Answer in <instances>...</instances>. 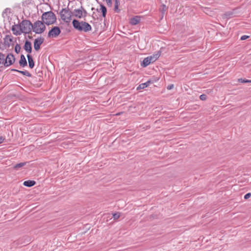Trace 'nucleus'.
Instances as JSON below:
<instances>
[{
  "label": "nucleus",
  "mask_w": 251,
  "mask_h": 251,
  "mask_svg": "<svg viewBox=\"0 0 251 251\" xmlns=\"http://www.w3.org/2000/svg\"><path fill=\"white\" fill-rule=\"evenodd\" d=\"M106 3L108 6H111L112 5V0H106Z\"/></svg>",
  "instance_id": "nucleus-31"
},
{
  "label": "nucleus",
  "mask_w": 251,
  "mask_h": 251,
  "mask_svg": "<svg viewBox=\"0 0 251 251\" xmlns=\"http://www.w3.org/2000/svg\"><path fill=\"white\" fill-rule=\"evenodd\" d=\"M11 30L13 31V33L15 35H20L21 33V30L19 26V24L14 25L12 26Z\"/></svg>",
  "instance_id": "nucleus-11"
},
{
  "label": "nucleus",
  "mask_w": 251,
  "mask_h": 251,
  "mask_svg": "<svg viewBox=\"0 0 251 251\" xmlns=\"http://www.w3.org/2000/svg\"><path fill=\"white\" fill-rule=\"evenodd\" d=\"M61 33V30L58 26H54L49 31L48 37L49 38H56Z\"/></svg>",
  "instance_id": "nucleus-8"
},
{
  "label": "nucleus",
  "mask_w": 251,
  "mask_h": 251,
  "mask_svg": "<svg viewBox=\"0 0 251 251\" xmlns=\"http://www.w3.org/2000/svg\"><path fill=\"white\" fill-rule=\"evenodd\" d=\"M42 20L46 25H49L54 24L56 21V18L53 12L48 11L42 14Z\"/></svg>",
  "instance_id": "nucleus-2"
},
{
  "label": "nucleus",
  "mask_w": 251,
  "mask_h": 251,
  "mask_svg": "<svg viewBox=\"0 0 251 251\" xmlns=\"http://www.w3.org/2000/svg\"><path fill=\"white\" fill-rule=\"evenodd\" d=\"M27 58L28 62L29 67L31 69H32L34 66V62L32 57L31 55L28 54L27 55Z\"/></svg>",
  "instance_id": "nucleus-16"
},
{
  "label": "nucleus",
  "mask_w": 251,
  "mask_h": 251,
  "mask_svg": "<svg viewBox=\"0 0 251 251\" xmlns=\"http://www.w3.org/2000/svg\"><path fill=\"white\" fill-rule=\"evenodd\" d=\"M61 19L66 23H69L71 20L72 12L67 8H63L60 12Z\"/></svg>",
  "instance_id": "nucleus-6"
},
{
  "label": "nucleus",
  "mask_w": 251,
  "mask_h": 251,
  "mask_svg": "<svg viewBox=\"0 0 251 251\" xmlns=\"http://www.w3.org/2000/svg\"><path fill=\"white\" fill-rule=\"evenodd\" d=\"M160 55V52L158 51L156 54L148 56L147 57L144 58L143 62L141 63V66L143 67H147L151 63H153L154 62H155L159 57Z\"/></svg>",
  "instance_id": "nucleus-5"
},
{
  "label": "nucleus",
  "mask_w": 251,
  "mask_h": 251,
  "mask_svg": "<svg viewBox=\"0 0 251 251\" xmlns=\"http://www.w3.org/2000/svg\"><path fill=\"white\" fill-rule=\"evenodd\" d=\"M36 184V182L34 180H28L24 181L23 184L26 187H32Z\"/></svg>",
  "instance_id": "nucleus-18"
},
{
  "label": "nucleus",
  "mask_w": 251,
  "mask_h": 251,
  "mask_svg": "<svg viewBox=\"0 0 251 251\" xmlns=\"http://www.w3.org/2000/svg\"><path fill=\"white\" fill-rule=\"evenodd\" d=\"M24 49L28 53H30L32 51V47L31 42L28 40H26L25 43Z\"/></svg>",
  "instance_id": "nucleus-12"
},
{
  "label": "nucleus",
  "mask_w": 251,
  "mask_h": 251,
  "mask_svg": "<svg viewBox=\"0 0 251 251\" xmlns=\"http://www.w3.org/2000/svg\"><path fill=\"white\" fill-rule=\"evenodd\" d=\"M87 14V11L82 6H81L80 8L75 9L73 12H72V15L79 19L85 18Z\"/></svg>",
  "instance_id": "nucleus-7"
},
{
  "label": "nucleus",
  "mask_w": 251,
  "mask_h": 251,
  "mask_svg": "<svg viewBox=\"0 0 251 251\" xmlns=\"http://www.w3.org/2000/svg\"><path fill=\"white\" fill-rule=\"evenodd\" d=\"M167 10V7L165 4H162L161 5V11L162 12V13H164L166 10Z\"/></svg>",
  "instance_id": "nucleus-28"
},
{
  "label": "nucleus",
  "mask_w": 251,
  "mask_h": 251,
  "mask_svg": "<svg viewBox=\"0 0 251 251\" xmlns=\"http://www.w3.org/2000/svg\"><path fill=\"white\" fill-rule=\"evenodd\" d=\"M174 88V85L173 84H171V85H169L167 86V89L168 90H171L173 88Z\"/></svg>",
  "instance_id": "nucleus-32"
},
{
  "label": "nucleus",
  "mask_w": 251,
  "mask_h": 251,
  "mask_svg": "<svg viewBox=\"0 0 251 251\" xmlns=\"http://www.w3.org/2000/svg\"><path fill=\"white\" fill-rule=\"evenodd\" d=\"M4 54L0 53V65L3 64L4 65Z\"/></svg>",
  "instance_id": "nucleus-23"
},
{
  "label": "nucleus",
  "mask_w": 251,
  "mask_h": 251,
  "mask_svg": "<svg viewBox=\"0 0 251 251\" xmlns=\"http://www.w3.org/2000/svg\"><path fill=\"white\" fill-rule=\"evenodd\" d=\"M19 26L21 29V33H29L32 29L33 24L28 20H24L19 24Z\"/></svg>",
  "instance_id": "nucleus-3"
},
{
  "label": "nucleus",
  "mask_w": 251,
  "mask_h": 251,
  "mask_svg": "<svg viewBox=\"0 0 251 251\" xmlns=\"http://www.w3.org/2000/svg\"><path fill=\"white\" fill-rule=\"evenodd\" d=\"M25 164H26V162H21L20 163H18L14 166V168L15 169H18L21 168V167H23L24 166H25Z\"/></svg>",
  "instance_id": "nucleus-21"
},
{
  "label": "nucleus",
  "mask_w": 251,
  "mask_h": 251,
  "mask_svg": "<svg viewBox=\"0 0 251 251\" xmlns=\"http://www.w3.org/2000/svg\"><path fill=\"white\" fill-rule=\"evenodd\" d=\"M249 38V36L245 35H243V36H241V38H240V39H241V40H246V39H248V38Z\"/></svg>",
  "instance_id": "nucleus-30"
},
{
  "label": "nucleus",
  "mask_w": 251,
  "mask_h": 251,
  "mask_svg": "<svg viewBox=\"0 0 251 251\" xmlns=\"http://www.w3.org/2000/svg\"><path fill=\"white\" fill-rule=\"evenodd\" d=\"M3 40L4 45L9 47L11 43L13 41V37L11 35H6Z\"/></svg>",
  "instance_id": "nucleus-13"
},
{
  "label": "nucleus",
  "mask_w": 251,
  "mask_h": 251,
  "mask_svg": "<svg viewBox=\"0 0 251 251\" xmlns=\"http://www.w3.org/2000/svg\"><path fill=\"white\" fill-rule=\"evenodd\" d=\"M19 64L21 66L24 67L27 66V61L24 55L22 54L20 56V59L19 61Z\"/></svg>",
  "instance_id": "nucleus-15"
},
{
  "label": "nucleus",
  "mask_w": 251,
  "mask_h": 251,
  "mask_svg": "<svg viewBox=\"0 0 251 251\" xmlns=\"http://www.w3.org/2000/svg\"><path fill=\"white\" fill-rule=\"evenodd\" d=\"M11 71L19 72V73L23 74V75L28 76V77H30L31 76V74L29 73L27 71H19L16 69H12Z\"/></svg>",
  "instance_id": "nucleus-19"
},
{
  "label": "nucleus",
  "mask_w": 251,
  "mask_h": 251,
  "mask_svg": "<svg viewBox=\"0 0 251 251\" xmlns=\"http://www.w3.org/2000/svg\"><path fill=\"white\" fill-rule=\"evenodd\" d=\"M44 41V39L42 37H40L34 40V48L35 50H38L40 48V46Z\"/></svg>",
  "instance_id": "nucleus-10"
},
{
  "label": "nucleus",
  "mask_w": 251,
  "mask_h": 251,
  "mask_svg": "<svg viewBox=\"0 0 251 251\" xmlns=\"http://www.w3.org/2000/svg\"><path fill=\"white\" fill-rule=\"evenodd\" d=\"M239 82L241 83H251V80L240 78L238 79Z\"/></svg>",
  "instance_id": "nucleus-26"
},
{
  "label": "nucleus",
  "mask_w": 251,
  "mask_h": 251,
  "mask_svg": "<svg viewBox=\"0 0 251 251\" xmlns=\"http://www.w3.org/2000/svg\"><path fill=\"white\" fill-rule=\"evenodd\" d=\"M73 27L79 31L84 32H88L92 29L91 25L85 22H79L78 20L74 19L72 22Z\"/></svg>",
  "instance_id": "nucleus-1"
},
{
  "label": "nucleus",
  "mask_w": 251,
  "mask_h": 251,
  "mask_svg": "<svg viewBox=\"0 0 251 251\" xmlns=\"http://www.w3.org/2000/svg\"><path fill=\"white\" fill-rule=\"evenodd\" d=\"M251 193H248L244 196V199L246 200L248 199L249 198L251 197Z\"/></svg>",
  "instance_id": "nucleus-29"
},
{
  "label": "nucleus",
  "mask_w": 251,
  "mask_h": 251,
  "mask_svg": "<svg viewBox=\"0 0 251 251\" xmlns=\"http://www.w3.org/2000/svg\"><path fill=\"white\" fill-rule=\"evenodd\" d=\"M100 10L102 12V17L105 18L107 13V9L106 7L102 4H100Z\"/></svg>",
  "instance_id": "nucleus-20"
},
{
  "label": "nucleus",
  "mask_w": 251,
  "mask_h": 251,
  "mask_svg": "<svg viewBox=\"0 0 251 251\" xmlns=\"http://www.w3.org/2000/svg\"><path fill=\"white\" fill-rule=\"evenodd\" d=\"M120 216H121V214L119 212H116V213L113 214V218L114 220H115L119 219Z\"/></svg>",
  "instance_id": "nucleus-25"
},
{
  "label": "nucleus",
  "mask_w": 251,
  "mask_h": 251,
  "mask_svg": "<svg viewBox=\"0 0 251 251\" xmlns=\"http://www.w3.org/2000/svg\"><path fill=\"white\" fill-rule=\"evenodd\" d=\"M21 49V48L20 45L18 44H17L16 45V46H15V48H14L15 51L17 53H19L20 52Z\"/></svg>",
  "instance_id": "nucleus-24"
},
{
  "label": "nucleus",
  "mask_w": 251,
  "mask_h": 251,
  "mask_svg": "<svg viewBox=\"0 0 251 251\" xmlns=\"http://www.w3.org/2000/svg\"><path fill=\"white\" fill-rule=\"evenodd\" d=\"M200 99L201 100H205L207 99V96L205 94H202L200 96Z\"/></svg>",
  "instance_id": "nucleus-27"
},
{
  "label": "nucleus",
  "mask_w": 251,
  "mask_h": 251,
  "mask_svg": "<svg viewBox=\"0 0 251 251\" xmlns=\"http://www.w3.org/2000/svg\"><path fill=\"white\" fill-rule=\"evenodd\" d=\"M151 83V80H148L145 83H143L140 84L137 88V90L143 89L147 87H148L150 84Z\"/></svg>",
  "instance_id": "nucleus-17"
},
{
  "label": "nucleus",
  "mask_w": 251,
  "mask_h": 251,
  "mask_svg": "<svg viewBox=\"0 0 251 251\" xmlns=\"http://www.w3.org/2000/svg\"><path fill=\"white\" fill-rule=\"evenodd\" d=\"M4 138L3 137L0 136V144H1L2 143H3L4 141Z\"/></svg>",
  "instance_id": "nucleus-33"
},
{
  "label": "nucleus",
  "mask_w": 251,
  "mask_h": 251,
  "mask_svg": "<svg viewBox=\"0 0 251 251\" xmlns=\"http://www.w3.org/2000/svg\"><path fill=\"white\" fill-rule=\"evenodd\" d=\"M119 2L118 0H115V4H114V11L116 12H119L120 10L119 9Z\"/></svg>",
  "instance_id": "nucleus-22"
},
{
  "label": "nucleus",
  "mask_w": 251,
  "mask_h": 251,
  "mask_svg": "<svg viewBox=\"0 0 251 251\" xmlns=\"http://www.w3.org/2000/svg\"><path fill=\"white\" fill-rule=\"evenodd\" d=\"M15 61V58L12 53H8L6 56L4 55V66L7 67L11 65Z\"/></svg>",
  "instance_id": "nucleus-9"
},
{
  "label": "nucleus",
  "mask_w": 251,
  "mask_h": 251,
  "mask_svg": "<svg viewBox=\"0 0 251 251\" xmlns=\"http://www.w3.org/2000/svg\"><path fill=\"white\" fill-rule=\"evenodd\" d=\"M225 16L226 17H227V13H225Z\"/></svg>",
  "instance_id": "nucleus-34"
},
{
  "label": "nucleus",
  "mask_w": 251,
  "mask_h": 251,
  "mask_svg": "<svg viewBox=\"0 0 251 251\" xmlns=\"http://www.w3.org/2000/svg\"><path fill=\"white\" fill-rule=\"evenodd\" d=\"M43 22L38 20L33 24V31L36 34H41L44 32L46 29V26Z\"/></svg>",
  "instance_id": "nucleus-4"
},
{
  "label": "nucleus",
  "mask_w": 251,
  "mask_h": 251,
  "mask_svg": "<svg viewBox=\"0 0 251 251\" xmlns=\"http://www.w3.org/2000/svg\"><path fill=\"white\" fill-rule=\"evenodd\" d=\"M140 17L137 16H135L130 19L129 23L131 25H136L137 24L140 23Z\"/></svg>",
  "instance_id": "nucleus-14"
}]
</instances>
